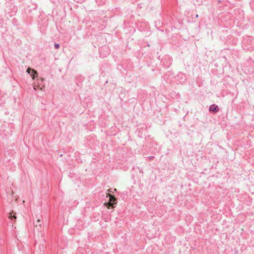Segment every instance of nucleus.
<instances>
[{
	"label": "nucleus",
	"mask_w": 254,
	"mask_h": 254,
	"mask_svg": "<svg viewBox=\"0 0 254 254\" xmlns=\"http://www.w3.org/2000/svg\"><path fill=\"white\" fill-rule=\"evenodd\" d=\"M109 196V200L108 203H105V204L110 208V206L112 208H114V205L117 203V199L114 195L111 194H108Z\"/></svg>",
	"instance_id": "f257e3e1"
},
{
	"label": "nucleus",
	"mask_w": 254,
	"mask_h": 254,
	"mask_svg": "<svg viewBox=\"0 0 254 254\" xmlns=\"http://www.w3.org/2000/svg\"><path fill=\"white\" fill-rule=\"evenodd\" d=\"M209 110L211 112L217 113L219 111V108L217 105L212 104L209 106Z\"/></svg>",
	"instance_id": "f03ea898"
},
{
	"label": "nucleus",
	"mask_w": 254,
	"mask_h": 254,
	"mask_svg": "<svg viewBox=\"0 0 254 254\" xmlns=\"http://www.w3.org/2000/svg\"><path fill=\"white\" fill-rule=\"evenodd\" d=\"M26 71L28 73H29L33 77H35L36 75L37 76V71L33 69H31L29 67L27 69Z\"/></svg>",
	"instance_id": "7ed1b4c3"
},
{
	"label": "nucleus",
	"mask_w": 254,
	"mask_h": 254,
	"mask_svg": "<svg viewBox=\"0 0 254 254\" xmlns=\"http://www.w3.org/2000/svg\"><path fill=\"white\" fill-rule=\"evenodd\" d=\"M9 218L13 220V219H16V216H15V214H14L13 212L10 213L9 214Z\"/></svg>",
	"instance_id": "20e7f679"
},
{
	"label": "nucleus",
	"mask_w": 254,
	"mask_h": 254,
	"mask_svg": "<svg viewBox=\"0 0 254 254\" xmlns=\"http://www.w3.org/2000/svg\"><path fill=\"white\" fill-rule=\"evenodd\" d=\"M60 45H59V44H58V43H55V44H54V47H55V49H59V48H60Z\"/></svg>",
	"instance_id": "39448f33"
},
{
	"label": "nucleus",
	"mask_w": 254,
	"mask_h": 254,
	"mask_svg": "<svg viewBox=\"0 0 254 254\" xmlns=\"http://www.w3.org/2000/svg\"><path fill=\"white\" fill-rule=\"evenodd\" d=\"M40 222V220L39 219H38L37 221V223L36 224V227H37L38 225L39 226H41V224H39Z\"/></svg>",
	"instance_id": "423d86ee"
},
{
	"label": "nucleus",
	"mask_w": 254,
	"mask_h": 254,
	"mask_svg": "<svg viewBox=\"0 0 254 254\" xmlns=\"http://www.w3.org/2000/svg\"><path fill=\"white\" fill-rule=\"evenodd\" d=\"M153 158H154L153 156H149L148 157V159H149V160H151Z\"/></svg>",
	"instance_id": "0eeeda50"
},
{
	"label": "nucleus",
	"mask_w": 254,
	"mask_h": 254,
	"mask_svg": "<svg viewBox=\"0 0 254 254\" xmlns=\"http://www.w3.org/2000/svg\"><path fill=\"white\" fill-rule=\"evenodd\" d=\"M104 48H101L100 51H101Z\"/></svg>",
	"instance_id": "6e6552de"
}]
</instances>
